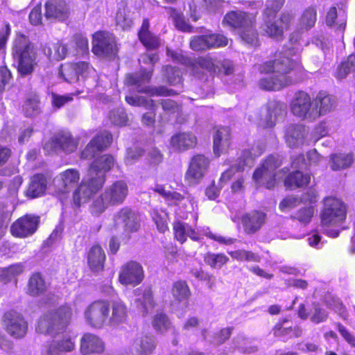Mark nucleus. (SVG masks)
Returning a JSON list of instances; mask_svg holds the SVG:
<instances>
[{
  "instance_id": "aec40b11",
  "label": "nucleus",
  "mask_w": 355,
  "mask_h": 355,
  "mask_svg": "<svg viewBox=\"0 0 355 355\" xmlns=\"http://www.w3.org/2000/svg\"><path fill=\"white\" fill-rule=\"evenodd\" d=\"M104 351L105 343L98 336L89 332L83 334L80 340L81 355L101 354Z\"/></svg>"
},
{
  "instance_id": "423d86ee",
  "label": "nucleus",
  "mask_w": 355,
  "mask_h": 355,
  "mask_svg": "<svg viewBox=\"0 0 355 355\" xmlns=\"http://www.w3.org/2000/svg\"><path fill=\"white\" fill-rule=\"evenodd\" d=\"M320 216L322 227L337 225L346 220L347 206L340 198L327 196L323 199V206Z\"/></svg>"
},
{
  "instance_id": "a18cd8bd",
  "label": "nucleus",
  "mask_w": 355,
  "mask_h": 355,
  "mask_svg": "<svg viewBox=\"0 0 355 355\" xmlns=\"http://www.w3.org/2000/svg\"><path fill=\"white\" fill-rule=\"evenodd\" d=\"M171 294L174 300L178 302L188 301L191 296V291L186 280H177L172 284Z\"/></svg>"
},
{
  "instance_id": "37998d69",
  "label": "nucleus",
  "mask_w": 355,
  "mask_h": 355,
  "mask_svg": "<svg viewBox=\"0 0 355 355\" xmlns=\"http://www.w3.org/2000/svg\"><path fill=\"white\" fill-rule=\"evenodd\" d=\"M154 69L149 70L142 69L139 75L130 74L127 77L128 85L135 86L136 90L140 93L139 90L146 87L148 85L144 84L149 83L152 79Z\"/></svg>"
},
{
  "instance_id": "49530a36",
  "label": "nucleus",
  "mask_w": 355,
  "mask_h": 355,
  "mask_svg": "<svg viewBox=\"0 0 355 355\" xmlns=\"http://www.w3.org/2000/svg\"><path fill=\"white\" fill-rule=\"evenodd\" d=\"M317 16L315 6H310L305 8L298 20L300 28L306 31L311 29L317 21Z\"/></svg>"
},
{
  "instance_id": "dca6fc26",
  "label": "nucleus",
  "mask_w": 355,
  "mask_h": 355,
  "mask_svg": "<svg viewBox=\"0 0 355 355\" xmlns=\"http://www.w3.org/2000/svg\"><path fill=\"white\" fill-rule=\"evenodd\" d=\"M80 179V173L76 168H67L61 172L54 191L55 196L61 200L65 199L71 190L78 186Z\"/></svg>"
},
{
  "instance_id": "0eeeda50",
  "label": "nucleus",
  "mask_w": 355,
  "mask_h": 355,
  "mask_svg": "<svg viewBox=\"0 0 355 355\" xmlns=\"http://www.w3.org/2000/svg\"><path fill=\"white\" fill-rule=\"evenodd\" d=\"M110 313V302L98 299L92 302L84 311L86 323L95 329H101L108 321Z\"/></svg>"
},
{
  "instance_id": "bb28decb",
  "label": "nucleus",
  "mask_w": 355,
  "mask_h": 355,
  "mask_svg": "<svg viewBox=\"0 0 355 355\" xmlns=\"http://www.w3.org/2000/svg\"><path fill=\"white\" fill-rule=\"evenodd\" d=\"M257 13L251 14L243 10H231L227 12L223 19V24L234 30H241L246 25L251 24Z\"/></svg>"
},
{
  "instance_id": "a878e982",
  "label": "nucleus",
  "mask_w": 355,
  "mask_h": 355,
  "mask_svg": "<svg viewBox=\"0 0 355 355\" xmlns=\"http://www.w3.org/2000/svg\"><path fill=\"white\" fill-rule=\"evenodd\" d=\"M106 254L98 243L92 245L87 252V263L89 270L94 273L104 271Z\"/></svg>"
},
{
  "instance_id": "2eb2a0df",
  "label": "nucleus",
  "mask_w": 355,
  "mask_h": 355,
  "mask_svg": "<svg viewBox=\"0 0 355 355\" xmlns=\"http://www.w3.org/2000/svg\"><path fill=\"white\" fill-rule=\"evenodd\" d=\"M144 279L142 266L135 261H129L121 266L119 273V282L124 286H137Z\"/></svg>"
},
{
  "instance_id": "79ce46f5",
  "label": "nucleus",
  "mask_w": 355,
  "mask_h": 355,
  "mask_svg": "<svg viewBox=\"0 0 355 355\" xmlns=\"http://www.w3.org/2000/svg\"><path fill=\"white\" fill-rule=\"evenodd\" d=\"M164 8L169 15L170 18L172 19L175 27L178 31L183 33L193 32V27L187 22L182 12H178V10L173 7L166 6L164 7Z\"/></svg>"
},
{
  "instance_id": "0e129e2a",
  "label": "nucleus",
  "mask_w": 355,
  "mask_h": 355,
  "mask_svg": "<svg viewBox=\"0 0 355 355\" xmlns=\"http://www.w3.org/2000/svg\"><path fill=\"white\" fill-rule=\"evenodd\" d=\"M162 110L170 114L178 113L182 110L181 104L170 98L161 99L159 101Z\"/></svg>"
},
{
  "instance_id": "6e6d98bb",
  "label": "nucleus",
  "mask_w": 355,
  "mask_h": 355,
  "mask_svg": "<svg viewBox=\"0 0 355 355\" xmlns=\"http://www.w3.org/2000/svg\"><path fill=\"white\" fill-rule=\"evenodd\" d=\"M140 94H145L149 96H177L179 93L173 89H169L165 85H159L157 87L147 86L146 87L139 90Z\"/></svg>"
},
{
  "instance_id": "4be33fe9",
  "label": "nucleus",
  "mask_w": 355,
  "mask_h": 355,
  "mask_svg": "<svg viewBox=\"0 0 355 355\" xmlns=\"http://www.w3.org/2000/svg\"><path fill=\"white\" fill-rule=\"evenodd\" d=\"M289 322L287 318H280L272 328L273 336L284 341L300 337L302 334L301 327L298 325H288Z\"/></svg>"
},
{
  "instance_id": "4468645a",
  "label": "nucleus",
  "mask_w": 355,
  "mask_h": 355,
  "mask_svg": "<svg viewBox=\"0 0 355 355\" xmlns=\"http://www.w3.org/2000/svg\"><path fill=\"white\" fill-rule=\"evenodd\" d=\"M116 223L121 225L125 234L130 235L141 228V216L139 212L130 207L121 208L114 216Z\"/></svg>"
},
{
  "instance_id": "a211bd4d",
  "label": "nucleus",
  "mask_w": 355,
  "mask_h": 355,
  "mask_svg": "<svg viewBox=\"0 0 355 355\" xmlns=\"http://www.w3.org/2000/svg\"><path fill=\"white\" fill-rule=\"evenodd\" d=\"M209 159L202 154H196L191 159L189 168L185 173V180L189 184H196L202 179L209 168Z\"/></svg>"
},
{
  "instance_id": "cd10ccee",
  "label": "nucleus",
  "mask_w": 355,
  "mask_h": 355,
  "mask_svg": "<svg viewBox=\"0 0 355 355\" xmlns=\"http://www.w3.org/2000/svg\"><path fill=\"white\" fill-rule=\"evenodd\" d=\"M69 15V7L65 0H48L44 4L46 19L64 21Z\"/></svg>"
},
{
  "instance_id": "7ed1b4c3",
  "label": "nucleus",
  "mask_w": 355,
  "mask_h": 355,
  "mask_svg": "<svg viewBox=\"0 0 355 355\" xmlns=\"http://www.w3.org/2000/svg\"><path fill=\"white\" fill-rule=\"evenodd\" d=\"M73 315L72 307L67 303L49 309L38 318L35 331L44 335L55 336L64 333L70 326Z\"/></svg>"
},
{
  "instance_id": "5701e85b",
  "label": "nucleus",
  "mask_w": 355,
  "mask_h": 355,
  "mask_svg": "<svg viewBox=\"0 0 355 355\" xmlns=\"http://www.w3.org/2000/svg\"><path fill=\"white\" fill-rule=\"evenodd\" d=\"M232 144L231 130L227 126H220L213 135V150L215 156L220 157L228 151Z\"/></svg>"
},
{
  "instance_id": "338daca9",
  "label": "nucleus",
  "mask_w": 355,
  "mask_h": 355,
  "mask_svg": "<svg viewBox=\"0 0 355 355\" xmlns=\"http://www.w3.org/2000/svg\"><path fill=\"white\" fill-rule=\"evenodd\" d=\"M300 202V198L293 195L287 196L284 198L279 204V209L281 211L284 212L287 210L294 209Z\"/></svg>"
},
{
  "instance_id": "20e7f679",
  "label": "nucleus",
  "mask_w": 355,
  "mask_h": 355,
  "mask_svg": "<svg viewBox=\"0 0 355 355\" xmlns=\"http://www.w3.org/2000/svg\"><path fill=\"white\" fill-rule=\"evenodd\" d=\"M128 192V186L124 180L114 181L93 200L90 207L92 213L99 215L110 207L123 204Z\"/></svg>"
},
{
  "instance_id": "f03ea898",
  "label": "nucleus",
  "mask_w": 355,
  "mask_h": 355,
  "mask_svg": "<svg viewBox=\"0 0 355 355\" xmlns=\"http://www.w3.org/2000/svg\"><path fill=\"white\" fill-rule=\"evenodd\" d=\"M13 65L21 77L31 76L38 66V53L29 36L20 31L15 32L11 44Z\"/></svg>"
},
{
  "instance_id": "473e14b6",
  "label": "nucleus",
  "mask_w": 355,
  "mask_h": 355,
  "mask_svg": "<svg viewBox=\"0 0 355 355\" xmlns=\"http://www.w3.org/2000/svg\"><path fill=\"white\" fill-rule=\"evenodd\" d=\"M50 284L46 282L41 272H32L27 282L26 293L29 296L37 297L43 295L49 289Z\"/></svg>"
},
{
  "instance_id": "39448f33",
  "label": "nucleus",
  "mask_w": 355,
  "mask_h": 355,
  "mask_svg": "<svg viewBox=\"0 0 355 355\" xmlns=\"http://www.w3.org/2000/svg\"><path fill=\"white\" fill-rule=\"evenodd\" d=\"M189 67L193 74L199 78L203 76V73L199 69L207 71L212 77L218 76L220 74L230 76L234 71V65L231 60L223 58L218 60L211 53L199 55L190 63Z\"/></svg>"
},
{
  "instance_id": "ea45409f",
  "label": "nucleus",
  "mask_w": 355,
  "mask_h": 355,
  "mask_svg": "<svg viewBox=\"0 0 355 355\" xmlns=\"http://www.w3.org/2000/svg\"><path fill=\"white\" fill-rule=\"evenodd\" d=\"M111 314L108 321L114 324L123 322L128 317V309L125 304L121 300L110 302Z\"/></svg>"
},
{
  "instance_id": "8fccbe9b",
  "label": "nucleus",
  "mask_w": 355,
  "mask_h": 355,
  "mask_svg": "<svg viewBox=\"0 0 355 355\" xmlns=\"http://www.w3.org/2000/svg\"><path fill=\"white\" fill-rule=\"evenodd\" d=\"M203 260L206 265L211 268L220 269L227 263L229 257L224 253H214L207 252L203 255Z\"/></svg>"
},
{
  "instance_id": "c85d7f7f",
  "label": "nucleus",
  "mask_w": 355,
  "mask_h": 355,
  "mask_svg": "<svg viewBox=\"0 0 355 355\" xmlns=\"http://www.w3.org/2000/svg\"><path fill=\"white\" fill-rule=\"evenodd\" d=\"M150 21L148 18L142 20L141 25L138 30L137 36L139 42L148 51L156 50L161 46V40L159 35L154 34L150 30Z\"/></svg>"
},
{
  "instance_id": "4c0bfd02",
  "label": "nucleus",
  "mask_w": 355,
  "mask_h": 355,
  "mask_svg": "<svg viewBox=\"0 0 355 355\" xmlns=\"http://www.w3.org/2000/svg\"><path fill=\"white\" fill-rule=\"evenodd\" d=\"M276 18L262 17L260 29L262 35L272 39H283V26H280L275 21Z\"/></svg>"
},
{
  "instance_id": "f3484780",
  "label": "nucleus",
  "mask_w": 355,
  "mask_h": 355,
  "mask_svg": "<svg viewBox=\"0 0 355 355\" xmlns=\"http://www.w3.org/2000/svg\"><path fill=\"white\" fill-rule=\"evenodd\" d=\"M267 220V214L260 209H253L241 216L243 232L247 235H253L259 232Z\"/></svg>"
},
{
  "instance_id": "bf43d9fd",
  "label": "nucleus",
  "mask_w": 355,
  "mask_h": 355,
  "mask_svg": "<svg viewBox=\"0 0 355 355\" xmlns=\"http://www.w3.org/2000/svg\"><path fill=\"white\" fill-rule=\"evenodd\" d=\"M72 47L77 53H82L89 52V42L87 38L82 33H76L71 37V40Z\"/></svg>"
},
{
  "instance_id": "1a4fd4ad",
  "label": "nucleus",
  "mask_w": 355,
  "mask_h": 355,
  "mask_svg": "<svg viewBox=\"0 0 355 355\" xmlns=\"http://www.w3.org/2000/svg\"><path fill=\"white\" fill-rule=\"evenodd\" d=\"M40 224V216L33 214H26L11 224L10 232L15 238L26 239L37 232Z\"/></svg>"
},
{
  "instance_id": "f257e3e1",
  "label": "nucleus",
  "mask_w": 355,
  "mask_h": 355,
  "mask_svg": "<svg viewBox=\"0 0 355 355\" xmlns=\"http://www.w3.org/2000/svg\"><path fill=\"white\" fill-rule=\"evenodd\" d=\"M258 70L262 74H272L259 81V87L266 91H279L301 82L306 74L301 58L293 47L272 53L268 60L259 65Z\"/></svg>"
},
{
  "instance_id": "58836bf2",
  "label": "nucleus",
  "mask_w": 355,
  "mask_h": 355,
  "mask_svg": "<svg viewBox=\"0 0 355 355\" xmlns=\"http://www.w3.org/2000/svg\"><path fill=\"white\" fill-rule=\"evenodd\" d=\"M115 159L111 154H103L95 158L89 165V168L92 171L106 175L114 166Z\"/></svg>"
},
{
  "instance_id": "412c9836",
  "label": "nucleus",
  "mask_w": 355,
  "mask_h": 355,
  "mask_svg": "<svg viewBox=\"0 0 355 355\" xmlns=\"http://www.w3.org/2000/svg\"><path fill=\"white\" fill-rule=\"evenodd\" d=\"M169 144L174 150L185 152L196 148L198 138L191 131H180L171 136Z\"/></svg>"
},
{
  "instance_id": "864d4df0",
  "label": "nucleus",
  "mask_w": 355,
  "mask_h": 355,
  "mask_svg": "<svg viewBox=\"0 0 355 355\" xmlns=\"http://www.w3.org/2000/svg\"><path fill=\"white\" fill-rule=\"evenodd\" d=\"M162 73L164 80L171 86L182 83V78L180 74V69L169 64L164 65L162 67Z\"/></svg>"
},
{
  "instance_id": "393cba45",
  "label": "nucleus",
  "mask_w": 355,
  "mask_h": 355,
  "mask_svg": "<svg viewBox=\"0 0 355 355\" xmlns=\"http://www.w3.org/2000/svg\"><path fill=\"white\" fill-rule=\"evenodd\" d=\"M76 348V337L69 334L53 340L47 346V355H61L73 352Z\"/></svg>"
},
{
  "instance_id": "774afa93",
  "label": "nucleus",
  "mask_w": 355,
  "mask_h": 355,
  "mask_svg": "<svg viewBox=\"0 0 355 355\" xmlns=\"http://www.w3.org/2000/svg\"><path fill=\"white\" fill-rule=\"evenodd\" d=\"M234 329V327H227L221 328L218 331L214 336L216 345H221L228 340L230 338Z\"/></svg>"
},
{
  "instance_id": "ddd939ff",
  "label": "nucleus",
  "mask_w": 355,
  "mask_h": 355,
  "mask_svg": "<svg viewBox=\"0 0 355 355\" xmlns=\"http://www.w3.org/2000/svg\"><path fill=\"white\" fill-rule=\"evenodd\" d=\"M94 69L89 62H67L60 67V74L69 83L79 81L80 76L86 78L90 71Z\"/></svg>"
},
{
  "instance_id": "a19ab883",
  "label": "nucleus",
  "mask_w": 355,
  "mask_h": 355,
  "mask_svg": "<svg viewBox=\"0 0 355 355\" xmlns=\"http://www.w3.org/2000/svg\"><path fill=\"white\" fill-rule=\"evenodd\" d=\"M40 99L37 94L26 96L21 107L23 114L28 118H33L41 112Z\"/></svg>"
},
{
  "instance_id": "680f3d73",
  "label": "nucleus",
  "mask_w": 355,
  "mask_h": 355,
  "mask_svg": "<svg viewBox=\"0 0 355 355\" xmlns=\"http://www.w3.org/2000/svg\"><path fill=\"white\" fill-rule=\"evenodd\" d=\"M125 100L126 103L132 106L135 107H148V106H151L153 108L154 107V100L148 99L142 96H126L125 97Z\"/></svg>"
},
{
  "instance_id": "b1692460",
  "label": "nucleus",
  "mask_w": 355,
  "mask_h": 355,
  "mask_svg": "<svg viewBox=\"0 0 355 355\" xmlns=\"http://www.w3.org/2000/svg\"><path fill=\"white\" fill-rule=\"evenodd\" d=\"M282 164V161L277 155H269L263 159L259 166L254 170L253 173L254 180L259 183L268 174L276 173V170Z\"/></svg>"
},
{
  "instance_id": "9b49d317",
  "label": "nucleus",
  "mask_w": 355,
  "mask_h": 355,
  "mask_svg": "<svg viewBox=\"0 0 355 355\" xmlns=\"http://www.w3.org/2000/svg\"><path fill=\"white\" fill-rule=\"evenodd\" d=\"M113 142V135L107 130H103L98 132L81 151V159H92L97 153H102L108 149Z\"/></svg>"
},
{
  "instance_id": "6e6552de",
  "label": "nucleus",
  "mask_w": 355,
  "mask_h": 355,
  "mask_svg": "<svg viewBox=\"0 0 355 355\" xmlns=\"http://www.w3.org/2000/svg\"><path fill=\"white\" fill-rule=\"evenodd\" d=\"M92 53L99 57H112L117 54L119 49L113 33L98 31L92 35Z\"/></svg>"
},
{
  "instance_id": "e433bc0d",
  "label": "nucleus",
  "mask_w": 355,
  "mask_h": 355,
  "mask_svg": "<svg viewBox=\"0 0 355 355\" xmlns=\"http://www.w3.org/2000/svg\"><path fill=\"white\" fill-rule=\"evenodd\" d=\"M105 181L106 175L98 173L88 168L87 175L81 182L94 196L103 187Z\"/></svg>"
},
{
  "instance_id": "f8f14e48",
  "label": "nucleus",
  "mask_w": 355,
  "mask_h": 355,
  "mask_svg": "<svg viewBox=\"0 0 355 355\" xmlns=\"http://www.w3.org/2000/svg\"><path fill=\"white\" fill-rule=\"evenodd\" d=\"M5 331L15 339H21L28 332V322L24 316L15 310H9L2 317Z\"/></svg>"
},
{
  "instance_id": "052dcab7",
  "label": "nucleus",
  "mask_w": 355,
  "mask_h": 355,
  "mask_svg": "<svg viewBox=\"0 0 355 355\" xmlns=\"http://www.w3.org/2000/svg\"><path fill=\"white\" fill-rule=\"evenodd\" d=\"M284 3V0H268L262 17L276 18Z\"/></svg>"
},
{
  "instance_id": "72a5a7b5",
  "label": "nucleus",
  "mask_w": 355,
  "mask_h": 355,
  "mask_svg": "<svg viewBox=\"0 0 355 355\" xmlns=\"http://www.w3.org/2000/svg\"><path fill=\"white\" fill-rule=\"evenodd\" d=\"M48 186L47 176L42 173H37L30 178L26 191V196L33 199L45 195Z\"/></svg>"
},
{
  "instance_id": "5fc2aeb1",
  "label": "nucleus",
  "mask_w": 355,
  "mask_h": 355,
  "mask_svg": "<svg viewBox=\"0 0 355 355\" xmlns=\"http://www.w3.org/2000/svg\"><path fill=\"white\" fill-rule=\"evenodd\" d=\"M152 326L156 331L165 333L171 329L172 323L166 313L159 312L153 317Z\"/></svg>"
},
{
  "instance_id": "c9c22d12",
  "label": "nucleus",
  "mask_w": 355,
  "mask_h": 355,
  "mask_svg": "<svg viewBox=\"0 0 355 355\" xmlns=\"http://www.w3.org/2000/svg\"><path fill=\"white\" fill-rule=\"evenodd\" d=\"M156 347L154 337L145 334L135 338L132 344V352L135 355H151Z\"/></svg>"
},
{
  "instance_id": "69168bd1",
  "label": "nucleus",
  "mask_w": 355,
  "mask_h": 355,
  "mask_svg": "<svg viewBox=\"0 0 355 355\" xmlns=\"http://www.w3.org/2000/svg\"><path fill=\"white\" fill-rule=\"evenodd\" d=\"M314 310L311 315L310 320L315 324L325 322L329 318L328 312L320 306L318 303H313Z\"/></svg>"
},
{
  "instance_id": "6ab92c4d",
  "label": "nucleus",
  "mask_w": 355,
  "mask_h": 355,
  "mask_svg": "<svg viewBox=\"0 0 355 355\" xmlns=\"http://www.w3.org/2000/svg\"><path fill=\"white\" fill-rule=\"evenodd\" d=\"M312 102L309 94L304 91H298L295 93L291 103V112L302 119L313 121L312 110L311 111Z\"/></svg>"
},
{
  "instance_id": "de8ad7c7",
  "label": "nucleus",
  "mask_w": 355,
  "mask_h": 355,
  "mask_svg": "<svg viewBox=\"0 0 355 355\" xmlns=\"http://www.w3.org/2000/svg\"><path fill=\"white\" fill-rule=\"evenodd\" d=\"M93 194L80 182L73 191L71 205L75 209H79L82 205L89 202Z\"/></svg>"
},
{
  "instance_id": "7c9ffc66",
  "label": "nucleus",
  "mask_w": 355,
  "mask_h": 355,
  "mask_svg": "<svg viewBox=\"0 0 355 355\" xmlns=\"http://www.w3.org/2000/svg\"><path fill=\"white\" fill-rule=\"evenodd\" d=\"M314 108L312 110L313 119L329 112L334 107L336 99L334 96L326 92L320 91L313 100Z\"/></svg>"
},
{
  "instance_id": "603ef678",
  "label": "nucleus",
  "mask_w": 355,
  "mask_h": 355,
  "mask_svg": "<svg viewBox=\"0 0 355 355\" xmlns=\"http://www.w3.org/2000/svg\"><path fill=\"white\" fill-rule=\"evenodd\" d=\"M314 213V206L309 205L308 206L302 207L298 209L291 216V218L293 220L299 222L301 225H307L312 220Z\"/></svg>"
},
{
  "instance_id": "f704fd0d",
  "label": "nucleus",
  "mask_w": 355,
  "mask_h": 355,
  "mask_svg": "<svg viewBox=\"0 0 355 355\" xmlns=\"http://www.w3.org/2000/svg\"><path fill=\"white\" fill-rule=\"evenodd\" d=\"M284 186L287 190L304 189L311 182V175L300 170H295L288 173L284 181Z\"/></svg>"
},
{
  "instance_id": "3c124183",
  "label": "nucleus",
  "mask_w": 355,
  "mask_h": 355,
  "mask_svg": "<svg viewBox=\"0 0 355 355\" xmlns=\"http://www.w3.org/2000/svg\"><path fill=\"white\" fill-rule=\"evenodd\" d=\"M355 71V55L350 54L338 66L334 76L337 79H343L350 73Z\"/></svg>"
},
{
  "instance_id": "13d9d810",
  "label": "nucleus",
  "mask_w": 355,
  "mask_h": 355,
  "mask_svg": "<svg viewBox=\"0 0 355 355\" xmlns=\"http://www.w3.org/2000/svg\"><path fill=\"white\" fill-rule=\"evenodd\" d=\"M189 224L175 220L173 223V238L180 244H184L187 240V233Z\"/></svg>"
},
{
  "instance_id": "4d7b16f0",
  "label": "nucleus",
  "mask_w": 355,
  "mask_h": 355,
  "mask_svg": "<svg viewBox=\"0 0 355 355\" xmlns=\"http://www.w3.org/2000/svg\"><path fill=\"white\" fill-rule=\"evenodd\" d=\"M331 169L339 171L349 167L353 163V157L350 154L336 153L331 155Z\"/></svg>"
},
{
  "instance_id": "2f4dec72",
  "label": "nucleus",
  "mask_w": 355,
  "mask_h": 355,
  "mask_svg": "<svg viewBox=\"0 0 355 355\" xmlns=\"http://www.w3.org/2000/svg\"><path fill=\"white\" fill-rule=\"evenodd\" d=\"M50 144L55 150L71 153L77 149L78 143L74 139L71 133L60 132L51 139Z\"/></svg>"
},
{
  "instance_id": "9d476101",
  "label": "nucleus",
  "mask_w": 355,
  "mask_h": 355,
  "mask_svg": "<svg viewBox=\"0 0 355 355\" xmlns=\"http://www.w3.org/2000/svg\"><path fill=\"white\" fill-rule=\"evenodd\" d=\"M227 44L228 38L225 35L209 32L193 36L189 41V47L194 51L202 52L225 47Z\"/></svg>"
},
{
  "instance_id": "c03bdc74",
  "label": "nucleus",
  "mask_w": 355,
  "mask_h": 355,
  "mask_svg": "<svg viewBox=\"0 0 355 355\" xmlns=\"http://www.w3.org/2000/svg\"><path fill=\"white\" fill-rule=\"evenodd\" d=\"M251 24L246 25L240 30L239 35L241 40L251 46H259V33L256 29L257 17L252 20Z\"/></svg>"
},
{
  "instance_id": "e2e57ef3",
  "label": "nucleus",
  "mask_w": 355,
  "mask_h": 355,
  "mask_svg": "<svg viewBox=\"0 0 355 355\" xmlns=\"http://www.w3.org/2000/svg\"><path fill=\"white\" fill-rule=\"evenodd\" d=\"M11 33V26L8 22H3L0 26V53H4Z\"/></svg>"
},
{
  "instance_id": "c756f323",
  "label": "nucleus",
  "mask_w": 355,
  "mask_h": 355,
  "mask_svg": "<svg viewBox=\"0 0 355 355\" xmlns=\"http://www.w3.org/2000/svg\"><path fill=\"white\" fill-rule=\"evenodd\" d=\"M134 293L136 296L137 307L141 310L143 315H146L149 311L153 310L156 306L152 288L141 286L135 289Z\"/></svg>"
},
{
  "instance_id": "09e8293b",
  "label": "nucleus",
  "mask_w": 355,
  "mask_h": 355,
  "mask_svg": "<svg viewBox=\"0 0 355 355\" xmlns=\"http://www.w3.org/2000/svg\"><path fill=\"white\" fill-rule=\"evenodd\" d=\"M305 126L301 124H290L285 130V137L287 142L295 145L302 141L304 138Z\"/></svg>"
}]
</instances>
